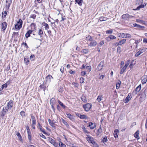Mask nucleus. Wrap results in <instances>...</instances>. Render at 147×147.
<instances>
[{
    "label": "nucleus",
    "mask_w": 147,
    "mask_h": 147,
    "mask_svg": "<svg viewBox=\"0 0 147 147\" xmlns=\"http://www.w3.org/2000/svg\"><path fill=\"white\" fill-rule=\"evenodd\" d=\"M91 42H90V45H89L91 47L94 46H96V45L97 43L96 42L94 41H91Z\"/></svg>",
    "instance_id": "nucleus-22"
},
{
    "label": "nucleus",
    "mask_w": 147,
    "mask_h": 147,
    "mask_svg": "<svg viewBox=\"0 0 147 147\" xmlns=\"http://www.w3.org/2000/svg\"><path fill=\"white\" fill-rule=\"evenodd\" d=\"M2 17L3 18H5L6 16L7 15V12L6 11H5L4 12H3L2 13Z\"/></svg>",
    "instance_id": "nucleus-38"
},
{
    "label": "nucleus",
    "mask_w": 147,
    "mask_h": 147,
    "mask_svg": "<svg viewBox=\"0 0 147 147\" xmlns=\"http://www.w3.org/2000/svg\"><path fill=\"white\" fill-rule=\"evenodd\" d=\"M147 80V79L146 77V78H142V82L143 84H145Z\"/></svg>",
    "instance_id": "nucleus-29"
},
{
    "label": "nucleus",
    "mask_w": 147,
    "mask_h": 147,
    "mask_svg": "<svg viewBox=\"0 0 147 147\" xmlns=\"http://www.w3.org/2000/svg\"><path fill=\"white\" fill-rule=\"evenodd\" d=\"M30 116L32 120V123H36V118L33 114H31Z\"/></svg>",
    "instance_id": "nucleus-20"
},
{
    "label": "nucleus",
    "mask_w": 147,
    "mask_h": 147,
    "mask_svg": "<svg viewBox=\"0 0 147 147\" xmlns=\"http://www.w3.org/2000/svg\"><path fill=\"white\" fill-rule=\"evenodd\" d=\"M143 2V0H137L136 1V4L139 5L142 4Z\"/></svg>",
    "instance_id": "nucleus-31"
},
{
    "label": "nucleus",
    "mask_w": 147,
    "mask_h": 147,
    "mask_svg": "<svg viewBox=\"0 0 147 147\" xmlns=\"http://www.w3.org/2000/svg\"><path fill=\"white\" fill-rule=\"evenodd\" d=\"M84 81V78L82 77L80 78V83H83Z\"/></svg>",
    "instance_id": "nucleus-56"
},
{
    "label": "nucleus",
    "mask_w": 147,
    "mask_h": 147,
    "mask_svg": "<svg viewBox=\"0 0 147 147\" xmlns=\"http://www.w3.org/2000/svg\"><path fill=\"white\" fill-rule=\"evenodd\" d=\"M23 21L21 19H20L17 22V24L15 26V29L19 30L22 27Z\"/></svg>",
    "instance_id": "nucleus-2"
},
{
    "label": "nucleus",
    "mask_w": 147,
    "mask_h": 147,
    "mask_svg": "<svg viewBox=\"0 0 147 147\" xmlns=\"http://www.w3.org/2000/svg\"><path fill=\"white\" fill-rule=\"evenodd\" d=\"M53 78L52 76L49 75L46 78V81L47 82H50L51 81V79Z\"/></svg>",
    "instance_id": "nucleus-21"
},
{
    "label": "nucleus",
    "mask_w": 147,
    "mask_h": 147,
    "mask_svg": "<svg viewBox=\"0 0 147 147\" xmlns=\"http://www.w3.org/2000/svg\"><path fill=\"white\" fill-rule=\"evenodd\" d=\"M120 83H121V82H120V83H117L116 84V88L117 89H118L119 87H120Z\"/></svg>",
    "instance_id": "nucleus-57"
},
{
    "label": "nucleus",
    "mask_w": 147,
    "mask_h": 147,
    "mask_svg": "<svg viewBox=\"0 0 147 147\" xmlns=\"http://www.w3.org/2000/svg\"><path fill=\"white\" fill-rule=\"evenodd\" d=\"M7 84L5 83L4 84H3L2 85L1 88L2 90H3L4 88H6L7 87Z\"/></svg>",
    "instance_id": "nucleus-55"
},
{
    "label": "nucleus",
    "mask_w": 147,
    "mask_h": 147,
    "mask_svg": "<svg viewBox=\"0 0 147 147\" xmlns=\"http://www.w3.org/2000/svg\"><path fill=\"white\" fill-rule=\"evenodd\" d=\"M127 68V67L125 66H124L121 69L120 72V73L121 74H123L124 72Z\"/></svg>",
    "instance_id": "nucleus-28"
},
{
    "label": "nucleus",
    "mask_w": 147,
    "mask_h": 147,
    "mask_svg": "<svg viewBox=\"0 0 147 147\" xmlns=\"http://www.w3.org/2000/svg\"><path fill=\"white\" fill-rule=\"evenodd\" d=\"M129 94L127 96V97L123 101L124 102L126 103H127L131 99V97L130 96H129Z\"/></svg>",
    "instance_id": "nucleus-14"
},
{
    "label": "nucleus",
    "mask_w": 147,
    "mask_h": 147,
    "mask_svg": "<svg viewBox=\"0 0 147 147\" xmlns=\"http://www.w3.org/2000/svg\"><path fill=\"white\" fill-rule=\"evenodd\" d=\"M108 38H109L110 39H115L116 38V37L113 35H110L109 37Z\"/></svg>",
    "instance_id": "nucleus-53"
},
{
    "label": "nucleus",
    "mask_w": 147,
    "mask_h": 147,
    "mask_svg": "<svg viewBox=\"0 0 147 147\" xmlns=\"http://www.w3.org/2000/svg\"><path fill=\"white\" fill-rule=\"evenodd\" d=\"M88 49H84L81 51V52L85 54H86L88 53Z\"/></svg>",
    "instance_id": "nucleus-43"
},
{
    "label": "nucleus",
    "mask_w": 147,
    "mask_h": 147,
    "mask_svg": "<svg viewBox=\"0 0 147 147\" xmlns=\"http://www.w3.org/2000/svg\"><path fill=\"white\" fill-rule=\"evenodd\" d=\"M86 40H87L92 41V38L90 35H88L86 37Z\"/></svg>",
    "instance_id": "nucleus-33"
},
{
    "label": "nucleus",
    "mask_w": 147,
    "mask_h": 147,
    "mask_svg": "<svg viewBox=\"0 0 147 147\" xmlns=\"http://www.w3.org/2000/svg\"><path fill=\"white\" fill-rule=\"evenodd\" d=\"M107 140H108L107 137H105L103 138L102 141V142H103L104 143L105 142H107Z\"/></svg>",
    "instance_id": "nucleus-58"
},
{
    "label": "nucleus",
    "mask_w": 147,
    "mask_h": 147,
    "mask_svg": "<svg viewBox=\"0 0 147 147\" xmlns=\"http://www.w3.org/2000/svg\"><path fill=\"white\" fill-rule=\"evenodd\" d=\"M58 102L59 104L63 108L65 109L66 106L64 105L61 101L59 100L58 101Z\"/></svg>",
    "instance_id": "nucleus-30"
},
{
    "label": "nucleus",
    "mask_w": 147,
    "mask_h": 147,
    "mask_svg": "<svg viewBox=\"0 0 147 147\" xmlns=\"http://www.w3.org/2000/svg\"><path fill=\"white\" fill-rule=\"evenodd\" d=\"M24 61L25 62L27 63L29 62V61L28 58L27 57H25L24 58Z\"/></svg>",
    "instance_id": "nucleus-47"
},
{
    "label": "nucleus",
    "mask_w": 147,
    "mask_h": 147,
    "mask_svg": "<svg viewBox=\"0 0 147 147\" xmlns=\"http://www.w3.org/2000/svg\"><path fill=\"white\" fill-rule=\"evenodd\" d=\"M136 22L138 23H139L143 24H145V22L144 21L140 20L139 19H136Z\"/></svg>",
    "instance_id": "nucleus-27"
},
{
    "label": "nucleus",
    "mask_w": 147,
    "mask_h": 147,
    "mask_svg": "<svg viewBox=\"0 0 147 147\" xmlns=\"http://www.w3.org/2000/svg\"><path fill=\"white\" fill-rule=\"evenodd\" d=\"M9 109L7 106H5L3 108L1 111L0 116L1 117H3L6 114V113L8 111Z\"/></svg>",
    "instance_id": "nucleus-1"
},
{
    "label": "nucleus",
    "mask_w": 147,
    "mask_h": 147,
    "mask_svg": "<svg viewBox=\"0 0 147 147\" xmlns=\"http://www.w3.org/2000/svg\"><path fill=\"white\" fill-rule=\"evenodd\" d=\"M38 34L41 37V38L42 39V35L43 34V32L42 30L41 29H39L38 30Z\"/></svg>",
    "instance_id": "nucleus-25"
},
{
    "label": "nucleus",
    "mask_w": 147,
    "mask_h": 147,
    "mask_svg": "<svg viewBox=\"0 0 147 147\" xmlns=\"http://www.w3.org/2000/svg\"><path fill=\"white\" fill-rule=\"evenodd\" d=\"M49 141L52 144H53L55 142V141L54 140H53L51 138H49Z\"/></svg>",
    "instance_id": "nucleus-48"
},
{
    "label": "nucleus",
    "mask_w": 147,
    "mask_h": 147,
    "mask_svg": "<svg viewBox=\"0 0 147 147\" xmlns=\"http://www.w3.org/2000/svg\"><path fill=\"white\" fill-rule=\"evenodd\" d=\"M82 100L84 102H86L87 101L86 98L84 96H82L81 98Z\"/></svg>",
    "instance_id": "nucleus-40"
},
{
    "label": "nucleus",
    "mask_w": 147,
    "mask_h": 147,
    "mask_svg": "<svg viewBox=\"0 0 147 147\" xmlns=\"http://www.w3.org/2000/svg\"><path fill=\"white\" fill-rule=\"evenodd\" d=\"M75 1L80 6H81L82 5L83 0H75Z\"/></svg>",
    "instance_id": "nucleus-24"
},
{
    "label": "nucleus",
    "mask_w": 147,
    "mask_h": 147,
    "mask_svg": "<svg viewBox=\"0 0 147 147\" xmlns=\"http://www.w3.org/2000/svg\"><path fill=\"white\" fill-rule=\"evenodd\" d=\"M86 139L88 141L89 143H90L93 144H95V142L94 141L93 138L89 136L86 138Z\"/></svg>",
    "instance_id": "nucleus-6"
},
{
    "label": "nucleus",
    "mask_w": 147,
    "mask_h": 147,
    "mask_svg": "<svg viewBox=\"0 0 147 147\" xmlns=\"http://www.w3.org/2000/svg\"><path fill=\"white\" fill-rule=\"evenodd\" d=\"M97 100L98 102H100L101 100V96L99 95L98 96V97L97 99Z\"/></svg>",
    "instance_id": "nucleus-62"
},
{
    "label": "nucleus",
    "mask_w": 147,
    "mask_h": 147,
    "mask_svg": "<svg viewBox=\"0 0 147 147\" xmlns=\"http://www.w3.org/2000/svg\"><path fill=\"white\" fill-rule=\"evenodd\" d=\"M121 36L122 38H125V33H122V34H121Z\"/></svg>",
    "instance_id": "nucleus-64"
},
{
    "label": "nucleus",
    "mask_w": 147,
    "mask_h": 147,
    "mask_svg": "<svg viewBox=\"0 0 147 147\" xmlns=\"http://www.w3.org/2000/svg\"><path fill=\"white\" fill-rule=\"evenodd\" d=\"M80 118L81 119H86L87 118L86 116L84 115H80Z\"/></svg>",
    "instance_id": "nucleus-49"
},
{
    "label": "nucleus",
    "mask_w": 147,
    "mask_h": 147,
    "mask_svg": "<svg viewBox=\"0 0 147 147\" xmlns=\"http://www.w3.org/2000/svg\"><path fill=\"white\" fill-rule=\"evenodd\" d=\"M16 135L18 136L19 140L20 141H22V138L20 133L18 132H16Z\"/></svg>",
    "instance_id": "nucleus-23"
},
{
    "label": "nucleus",
    "mask_w": 147,
    "mask_h": 147,
    "mask_svg": "<svg viewBox=\"0 0 147 147\" xmlns=\"http://www.w3.org/2000/svg\"><path fill=\"white\" fill-rule=\"evenodd\" d=\"M82 129L83 130V131L84 132H85V133H88V131L86 129V128H85V127H84V125H83L82 126Z\"/></svg>",
    "instance_id": "nucleus-44"
},
{
    "label": "nucleus",
    "mask_w": 147,
    "mask_h": 147,
    "mask_svg": "<svg viewBox=\"0 0 147 147\" xmlns=\"http://www.w3.org/2000/svg\"><path fill=\"white\" fill-rule=\"evenodd\" d=\"M117 52L120 53L121 52V48L120 47H118L117 49Z\"/></svg>",
    "instance_id": "nucleus-61"
},
{
    "label": "nucleus",
    "mask_w": 147,
    "mask_h": 147,
    "mask_svg": "<svg viewBox=\"0 0 147 147\" xmlns=\"http://www.w3.org/2000/svg\"><path fill=\"white\" fill-rule=\"evenodd\" d=\"M36 16V15L35 14H32L30 16V18H32L34 20L35 19Z\"/></svg>",
    "instance_id": "nucleus-52"
},
{
    "label": "nucleus",
    "mask_w": 147,
    "mask_h": 147,
    "mask_svg": "<svg viewBox=\"0 0 147 147\" xmlns=\"http://www.w3.org/2000/svg\"><path fill=\"white\" fill-rule=\"evenodd\" d=\"M48 121L50 125L52 127H53L55 125V121L54 120L52 121L50 119H49Z\"/></svg>",
    "instance_id": "nucleus-16"
},
{
    "label": "nucleus",
    "mask_w": 147,
    "mask_h": 147,
    "mask_svg": "<svg viewBox=\"0 0 147 147\" xmlns=\"http://www.w3.org/2000/svg\"><path fill=\"white\" fill-rule=\"evenodd\" d=\"M133 26L135 27H137L139 28H141L142 30L145 28V27H144V26H141L136 23L134 24Z\"/></svg>",
    "instance_id": "nucleus-12"
},
{
    "label": "nucleus",
    "mask_w": 147,
    "mask_h": 147,
    "mask_svg": "<svg viewBox=\"0 0 147 147\" xmlns=\"http://www.w3.org/2000/svg\"><path fill=\"white\" fill-rule=\"evenodd\" d=\"M26 129H27V133H30L31 132H30V129H29V127L28 126H27L26 127Z\"/></svg>",
    "instance_id": "nucleus-63"
},
{
    "label": "nucleus",
    "mask_w": 147,
    "mask_h": 147,
    "mask_svg": "<svg viewBox=\"0 0 147 147\" xmlns=\"http://www.w3.org/2000/svg\"><path fill=\"white\" fill-rule=\"evenodd\" d=\"M92 107L91 105L89 103L83 105V107L86 111H88Z\"/></svg>",
    "instance_id": "nucleus-5"
},
{
    "label": "nucleus",
    "mask_w": 147,
    "mask_h": 147,
    "mask_svg": "<svg viewBox=\"0 0 147 147\" xmlns=\"http://www.w3.org/2000/svg\"><path fill=\"white\" fill-rule=\"evenodd\" d=\"M33 32L32 30H28L25 34L26 37L28 38L30 37V34H32Z\"/></svg>",
    "instance_id": "nucleus-11"
},
{
    "label": "nucleus",
    "mask_w": 147,
    "mask_h": 147,
    "mask_svg": "<svg viewBox=\"0 0 147 147\" xmlns=\"http://www.w3.org/2000/svg\"><path fill=\"white\" fill-rule=\"evenodd\" d=\"M97 69L98 70L97 73L99 74V78L100 79L101 77V76H100V73L99 72V71H100L101 70V62L98 65V66L97 67Z\"/></svg>",
    "instance_id": "nucleus-13"
},
{
    "label": "nucleus",
    "mask_w": 147,
    "mask_h": 147,
    "mask_svg": "<svg viewBox=\"0 0 147 147\" xmlns=\"http://www.w3.org/2000/svg\"><path fill=\"white\" fill-rule=\"evenodd\" d=\"M130 62V61L129 60H127V62H126L125 66L127 67L129 65V63Z\"/></svg>",
    "instance_id": "nucleus-54"
},
{
    "label": "nucleus",
    "mask_w": 147,
    "mask_h": 147,
    "mask_svg": "<svg viewBox=\"0 0 147 147\" xmlns=\"http://www.w3.org/2000/svg\"><path fill=\"white\" fill-rule=\"evenodd\" d=\"M11 0H7L6 1V6L8 7V8L10 6V5L11 3Z\"/></svg>",
    "instance_id": "nucleus-15"
},
{
    "label": "nucleus",
    "mask_w": 147,
    "mask_h": 147,
    "mask_svg": "<svg viewBox=\"0 0 147 147\" xmlns=\"http://www.w3.org/2000/svg\"><path fill=\"white\" fill-rule=\"evenodd\" d=\"M88 126L90 127L91 129H92L95 127V125L94 123H93L92 122H90Z\"/></svg>",
    "instance_id": "nucleus-18"
},
{
    "label": "nucleus",
    "mask_w": 147,
    "mask_h": 147,
    "mask_svg": "<svg viewBox=\"0 0 147 147\" xmlns=\"http://www.w3.org/2000/svg\"><path fill=\"white\" fill-rule=\"evenodd\" d=\"M59 145H60V147H66L65 145L64 144L61 142H59Z\"/></svg>",
    "instance_id": "nucleus-46"
},
{
    "label": "nucleus",
    "mask_w": 147,
    "mask_h": 147,
    "mask_svg": "<svg viewBox=\"0 0 147 147\" xmlns=\"http://www.w3.org/2000/svg\"><path fill=\"white\" fill-rule=\"evenodd\" d=\"M66 116L67 117L69 118V119L71 121H73L74 119V118L73 117V116L71 115V114H70L69 113H66Z\"/></svg>",
    "instance_id": "nucleus-10"
},
{
    "label": "nucleus",
    "mask_w": 147,
    "mask_h": 147,
    "mask_svg": "<svg viewBox=\"0 0 147 147\" xmlns=\"http://www.w3.org/2000/svg\"><path fill=\"white\" fill-rule=\"evenodd\" d=\"M144 7H145V5L144 4H141V5H140L138 6V7H137V8L136 9L139 10L140 9V8H143Z\"/></svg>",
    "instance_id": "nucleus-35"
},
{
    "label": "nucleus",
    "mask_w": 147,
    "mask_h": 147,
    "mask_svg": "<svg viewBox=\"0 0 147 147\" xmlns=\"http://www.w3.org/2000/svg\"><path fill=\"white\" fill-rule=\"evenodd\" d=\"M146 48H144L143 49H140L139 51H141V52L142 53H143L145 51H146Z\"/></svg>",
    "instance_id": "nucleus-59"
},
{
    "label": "nucleus",
    "mask_w": 147,
    "mask_h": 147,
    "mask_svg": "<svg viewBox=\"0 0 147 147\" xmlns=\"http://www.w3.org/2000/svg\"><path fill=\"white\" fill-rule=\"evenodd\" d=\"M86 69L89 72L91 70V67L90 66H87L86 67Z\"/></svg>",
    "instance_id": "nucleus-51"
},
{
    "label": "nucleus",
    "mask_w": 147,
    "mask_h": 147,
    "mask_svg": "<svg viewBox=\"0 0 147 147\" xmlns=\"http://www.w3.org/2000/svg\"><path fill=\"white\" fill-rule=\"evenodd\" d=\"M134 17L133 16H130L128 14H123L121 16V18L124 20H129L130 19Z\"/></svg>",
    "instance_id": "nucleus-3"
},
{
    "label": "nucleus",
    "mask_w": 147,
    "mask_h": 147,
    "mask_svg": "<svg viewBox=\"0 0 147 147\" xmlns=\"http://www.w3.org/2000/svg\"><path fill=\"white\" fill-rule=\"evenodd\" d=\"M125 38H131V35L128 33H125Z\"/></svg>",
    "instance_id": "nucleus-36"
},
{
    "label": "nucleus",
    "mask_w": 147,
    "mask_h": 147,
    "mask_svg": "<svg viewBox=\"0 0 147 147\" xmlns=\"http://www.w3.org/2000/svg\"><path fill=\"white\" fill-rule=\"evenodd\" d=\"M19 35V34L18 32H13V33L12 36L13 37H15L16 36V37H18Z\"/></svg>",
    "instance_id": "nucleus-42"
},
{
    "label": "nucleus",
    "mask_w": 147,
    "mask_h": 147,
    "mask_svg": "<svg viewBox=\"0 0 147 147\" xmlns=\"http://www.w3.org/2000/svg\"><path fill=\"white\" fill-rule=\"evenodd\" d=\"M13 101L11 100L7 103V105L6 106H7L9 107V108H11L13 105Z\"/></svg>",
    "instance_id": "nucleus-9"
},
{
    "label": "nucleus",
    "mask_w": 147,
    "mask_h": 147,
    "mask_svg": "<svg viewBox=\"0 0 147 147\" xmlns=\"http://www.w3.org/2000/svg\"><path fill=\"white\" fill-rule=\"evenodd\" d=\"M126 41V40L125 39H123L122 40L120 41L117 45H121L125 43Z\"/></svg>",
    "instance_id": "nucleus-19"
},
{
    "label": "nucleus",
    "mask_w": 147,
    "mask_h": 147,
    "mask_svg": "<svg viewBox=\"0 0 147 147\" xmlns=\"http://www.w3.org/2000/svg\"><path fill=\"white\" fill-rule=\"evenodd\" d=\"M7 24L5 22L2 23L1 25V28L3 30V31H4L5 30L6 28H7Z\"/></svg>",
    "instance_id": "nucleus-8"
},
{
    "label": "nucleus",
    "mask_w": 147,
    "mask_h": 147,
    "mask_svg": "<svg viewBox=\"0 0 147 147\" xmlns=\"http://www.w3.org/2000/svg\"><path fill=\"white\" fill-rule=\"evenodd\" d=\"M141 85H139L135 89V91L137 92H139L141 90Z\"/></svg>",
    "instance_id": "nucleus-34"
},
{
    "label": "nucleus",
    "mask_w": 147,
    "mask_h": 147,
    "mask_svg": "<svg viewBox=\"0 0 147 147\" xmlns=\"http://www.w3.org/2000/svg\"><path fill=\"white\" fill-rule=\"evenodd\" d=\"M28 139L29 140V141L30 142H31L32 139H31V133H28Z\"/></svg>",
    "instance_id": "nucleus-32"
},
{
    "label": "nucleus",
    "mask_w": 147,
    "mask_h": 147,
    "mask_svg": "<svg viewBox=\"0 0 147 147\" xmlns=\"http://www.w3.org/2000/svg\"><path fill=\"white\" fill-rule=\"evenodd\" d=\"M55 102L56 101L55 98H52L51 99L50 102V105L51 106V108L54 112H55V109L54 108V105H55Z\"/></svg>",
    "instance_id": "nucleus-4"
},
{
    "label": "nucleus",
    "mask_w": 147,
    "mask_h": 147,
    "mask_svg": "<svg viewBox=\"0 0 147 147\" xmlns=\"http://www.w3.org/2000/svg\"><path fill=\"white\" fill-rule=\"evenodd\" d=\"M141 51H138V52H137L136 53L135 55V56L136 57H138L139 55H141L142 54V53L141 52Z\"/></svg>",
    "instance_id": "nucleus-41"
},
{
    "label": "nucleus",
    "mask_w": 147,
    "mask_h": 147,
    "mask_svg": "<svg viewBox=\"0 0 147 147\" xmlns=\"http://www.w3.org/2000/svg\"><path fill=\"white\" fill-rule=\"evenodd\" d=\"M53 145L55 147H60V145H59V143L58 144V143L55 142Z\"/></svg>",
    "instance_id": "nucleus-45"
},
{
    "label": "nucleus",
    "mask_w": 147,
    "mask_h": 147,
    "mask_svg": "<svg viewBox=\"0 0 147 147\" xmlns=\"http://www.w3.org/2000/svg\"><path fill=\"white\" fill-rule=\"evenodd\" d=\"M113 32V30L112 29H111L110 30H108L106 31L107 34H110L112 33Z\"/></svg>",
    "instance_id": "nucleus-50"
},
{
    "label": "nucleus",
    "mask_w": 147,
    "mask_h": 147,
    "mask_svg": "<svg viewBox=\"0 0 147 147\" xmlns=\"http://www.w3.org/2000/svg\"><path fill=\"white\" fill-rule=\"evenodd\" d=\"M62 122L67 127H69V124L67 122L65 121L63 119H62Z\"/></svg>",
    "instance_id": "nucleus-26"
},
{
    "label": "nucleus",
    "mask_w": 147,
    "mask_h": 147,
    "mask_svg": "<svg viewBox=\"0 0 147 147\" xmlns=\"http://www.w3.org/2000/svg\"><path fill=\"white\" fill-rule=\"evenodd\" d=\"M34 58H35V56L34 55H31L30 56V59L32 61L34 59Z\"/></svg>",
    "instance_id": "nucleus-60"
},
{
    "label": "nucleus",
    "mask_w": 147,
    "mask_h": 147,
    "mask_svg": "<svg viewBox=\"0 0 147 147\" xmlns=\"http://www.w3.org/2000/svg\"><path fill=\"white\" fill-rule=\"evenodd\" d=\"M42 24L43 26H45V30H47L49 28V26L48 24L47 23H45V22H43L42 23Z\"/></svg>",
    "instance_id": "nucleus-17"
},
{
    "label": "nucleus",
    "mask_w": 147,
    "mask_h": 147,
    "mask_svg": "<svg viewBox=\"0 0 147 147\" xmlns=\"http://www.w3.org/2000/svg\"><path fill=\"white\" fill-rule=\"evenodd\" d=\"M20 114L22 117H25L26 116L25 112L23 111H22L20 112Z\"/></svg>",
    "instance_id": "nucleus-39"
},
{
    "label": "nucleus",
    "mask_w": 147,
    "mask_h": 147,
    "mask_svg": "<svg viewBox=\"0 0 147 147\" xmlns=\"http://www.w3.org/2000/svg\"><path fill=\"white\" fill-rule=\"evenodd\" d=\"M32 37L36 40H42L41 37L40 36L37 34H33Z\"/></svg>",
    "instance_id": "nucleus-7"
},
{
    "label": "nucleus",
    "mask_w": 147,
    "mask_h": 147,
    "mask_svg": "<svg viewBox=\"0 0 147 147\" xmlns=\"http://www.w3.org/2000/svg\"><path fill=\"white\" fill-rule=\"evenodd\" d=\"M139 134V131H137L134 134V136L136 138H137L138 137V135Z\"/></svg>",
    "instance_id": "nucleus-37"
}]
</instances>
